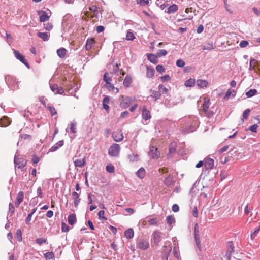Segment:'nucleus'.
I'll return each mask as SVG.
<instances>
[{
  "mask_svg": "<svg viewBox=\"0 0 260 260\" xmlns=\"http://www.w3.org/2000/svg\"><path fill=\"white\" fill-rule=\"evenodd\" d=\"M198 126V120L197 117L191 116L186 119L184 125L182 127L184 133L194 131Z\"/></svg>",
  "mask_w": 260,
  "mask_h": 260,
  "instance_id": "1",
  "label": "nucleus"
},
{
  "mask_svg": "<svg viewBox=\"0 0 260 260\" xmlns=\"http://www.w3.org/2000/svg\"><path fill=\"white\" fill-rule=\"evenodd\" d=\"M210 105V100L208 98H205L204 103L202 104V110L205 115L208 117H211L214 114L213 110H209Z\"/></svg>",
  "mask_w": 260,
  "mask_h": 260,
  "instance_id": "2",
  "label": "nucleus"
},
{
  "mask_svg": "<svg viewBox=\"0 0 260 260\" xmlns=\"http://www.w3.org/2000/svg\"><path fill=\"white\" fill-rule=\"evenodd\" d=\"M120 147L118 144H113L109 148L108 154L112 157H116L119 155Z\"/></svg>",
  "mask_w": 260,
  "mask_h": 260,
  "instance_id": "3",
  "label": "nucleus"
},
{
  "mask_svg": "<svg viewBox=\"0 0 260 260\" xmlns=\"http://www.w3.org/2000/svg\"><path fill=\"white\" fill-rule=\"evenodd\" d=\"M14 163L19 169H22L26 165V161L23 158L16 155L14 158Z\"/></svg>",
  "mask_w": 260,
  "mask_h": 260,
  "instance_id": "4",
  "label": "nucleus"
},
{
  "mask_svg": "<svg viewBox=\"0 0 260 260\" xmlns=\"http://www.w3.org/2000/svg\"><path fill=\"white\" fill-rule=\"evenodd\" d=\"M112 136L114 141L117 142H121L124 139V136L121 131L118 130L113 132Z\"/></svg>",
  "mask_w": 260,
  "mask_h": 260,
  "instance_id": "5",
  "label": "nucleus"
},
{
  "mask_svg": "<svg viewBox=\"0 0 260 260\" xmlns=\"http://www.w3.org/2000/svg\"><path fill=\"white\" fill-rule=\"evenodd\" d=\"M149 247V243L147 240L140 239L137 244V247L141 250H146Z\"/></svg>",
  "mask_w": 260,
  "mask_h": 260,
  "instance_id": "6",
  "label": "nucleus"
},
{
  "mask_svg": "<svg viewBox=\"0 0 260 260\" xmlns=\"http://www.w3.org/2000/svg\"><path fill=\"white\" fill-rule=\"evenodd\" d=\"M5 79L6 84L8 85L9 87H11V88H13L14 89L16 88V81L14 77L8 75L5 76Z\"/></svg>",
  "mask_w": 260,
  "mask_h": 260,
  "instance_id": "7",
  "label": "nucleus"
},
{
  "mask_svg": "<svg viewBox=\"0 0 260 260\" xmlns=\"http://www.w3.org/2000/svg\"><path fill=\"white\" fill-rule=\"evenodd\" d=\"M14 54L15 57L24 64L27 68H29V64L25 59L24 56L21 54L18 51L14 50Z\"/></svg>",
  "mask_w": 260,
  "mask_h": 260,
  "instance_id": "8",
  "label": "nucleus"
},
{
  "mask_svg": "<svg viewBox=\"0 0 260 260\" xmlns=\"http://www.w3.org/2000/svg\"><path fill=\"white\" fill-rule=\"evenodd\" d=\"M149 156L152 159L158 158L159 157V153L157 148L154 146H151L149 152Z\"/></svg>",
  "mask_w": 260,
  "mask_h": 260,
  "instance_id": "9",
  "label": "nucleus"
},
{
  "mask_svg": "<svg viewBox=\"0 0 260 260\" xmlns=\"http://www.w3.org/2000/svg\"><path fill=\"white\" fill-rule=\"evenodd\" d=\"M38 14L39 16L40 21L41 22H45L48 21L50 16L48 15L45 11L42 10L38 11Z\"/></svg>",
  "mask_w": 260,
  "mask_h": 260,
  "instance_id": "10",
  "label": "nucleus"
},
{
  "mask_svg": "<svg viewBox=\"0 0 260 260\" xmlns=\"http://www.w3.org/2000/svg\"><path fill=\"white\" fill-rule=\"evenodd\" d=\"M234 252V245L232 242H229L228 244V250L225 254V257L228 260H230L232 254Z\"/></svg>",
  "mask_w": 260,
  "mask_h": 260,
  "instance_id": "11",
  "label": "nucleus"
},
{
  "mask_svg": "<svg viewBox=\"0 0 260 260\" xmlns=\"http://www.w3.org/2000/svg\"><path fill=\"white\" fill-rule=\"evenodd\" d=\"M132 101V99L130 97L123 98L121 102H120V106L122 108H127L131 104Z\"/></svg>",
  "mask_w": 260,
  "mask_h": 260,
  "instance_id": "12",
  "label": "nucleus"
},
{
  "mask_svg": "<svg viewBox=\"0 0 260 260\" xmlns=\"http://www.w3.org/2000/svg\"><path fill=\"white\" fill-rule=\"evenodd\" d=\"M50 88L55 94H62L64 92L63 88L62 87L58 86L56 84L50 85Z\"/></svg>",
  "mask_w": 260,
  "mask_h": 260,
  "instance_id": "13",
  "label": "nucleus"
},
{
  "mask_svg": "<svg viewBox=\"0 0 260 260\" xmlns=\"http://www.w3.org/2000/svg\"><path fill=\"white\" fill-rule=\"evenodd\" d=\"M142 116L144 120H147L151 118V116L150 112L148 110L146 106H143L142 109Z\"/></svg>",
  "mask_w": 260,
  "mask_h": 260,
  "instance_id": "14",
  "label": "nucleus"
},
{
  "mask_svg": "<svg viewBox=\"0 0 260 260\" xmlns=\"http://www.w3.org/2000/svg\"><path fill=\"white\" fill-rule=\"evenodd\" d=\"M11 122V121L7 116H3L0 119V126L7 127L9 126Z\"/></svg>",
  "mask_w": 260,
  "mask_h": 260,
  "instance_id": "15",
  "label": "nucleus"
},
{
  "mask_svg": "<svg viewBox=\"0 0 260 260\" xmlns=\"http://www.w3.org/2000/svg\"><path fill=\"white\" fill-rule=\"evenodd\" d=\"M176 147L177 144L175 142H172L170 144L169 147V152L167 155L168 157H171L172 155L175 152Z\"/></svg>",
  "mask_w": 260,
  "mask_h": 260,
  "instance_id": "16",
  "label": "nucleus"
},
{
  "mask_svg": "<svg viewBox=\"0 0 260 260\" xmlns=\"http://www.w3.org/2000/svg\"><path fill=\"white\" fill-rule=\"evenodd\" d=\"M24 199V193L23 191H20L18 193L16 200L15 203V206L18 207L19 205L22 203Z\"/></svg>",
  "mask_w": 260,
  "mask_h": 260,
  "instance_id": "17",
  "label": "nucleus"
},
{
  "mask_svg": "<svg viewBox=\"0 0 260 260\" xmlns=\"http://www.w3.org/2000/svg\"><path fill=\"white\" fill-rule=\"evenodd\" d=\"M205 167L206 169H211L214 166V160L213 159L208 158L205 159L204 163Z\"/></svg>",
  "mask_w": 260,
  "mask_h": 260,
  "instance_id": "18",
  "label": "nucleus"
},
{
  "mask_svg": "<svg viewBox=\"0 0 260 260\" xmlns=\"http://www.w3.org/2000/svg\"><path fill=\"white\" fill-rule=\"evenodd\" d=\"M197 86L200 88L207 87L208 85V82L205 80H197L196 82Z\"/></svg>",
  "mask_w": 260,
  "mask_h": 260,
  "instance_id": "19",
  "label": "nucleus"
},
{
  "mask_svg": "<svg viewBox=\"0 0 260 260\" xmlns=\"http://www.w3.org/2000/svg\"><path fill=\"white\" fill-rule=\"evenodd\" d=\"M161 233L159 231H155L153 234V238L154 242L158 244L161 240Z\"/></svg>",
  "mask_w": 260,
  "mask_h": 260,
  "instance_id": "20",
  "label": "nucleus"
},
{
  "mask_svg": "<svg viewBox=\"0 0 260 260\" xmlns=\"http://www.w3.org/2000/svg\"><path fill=\"white\" fill-rule=\"evenodd\" d=\"M175 182V181L173 179V177L170 175L166 178L164 181L165 185L168 187L173 185Z\"/></svg>",
  "mask_w": 260,
  "mask_h": 260,
  "instance_id": "21",
  "label": "nucleus"
},
{
  "mask_svg": "<svg viewBox=\"0 0 260 260\" xmlns=\"http://www.w3.org/2000/svg\"><path fill=\"white\" fill-rule=\"evenodd\" d=\"M147 59L152 63L156 64L158 62V56L153 54H147Z\"/></svg>",
  "mask_w": 260,
  "mask_h": 260,
  "instance_id": "22",
  "label": "nucleus"
},
{
  "mask_svg": "<svg viewBox=\"0 0 260 260\" xmlns=\"http://www.w3.org/2000/svg\"><path fill=\"white\" fill-rule=\"evenodd\" d=\"M72 196L74 197V205L75 207H77L78 204L80 201V198H79V194L77 192H73L72 193Z\"/></svg>",
  "mask_w": 260,
  "mask_h": 260,
  "instance_id": "23",
  "label": "nucleus"
},
{
  "mask_svg": "<svg viewBox=\"0 0 260 260\" xmlns=\"http://www.w3.org/2000/svg\"><path fill=\"white\" fill-rule=\"evenodd\" d=\"M178 6L176 4H173L170 6L168 9L167 11L165 12L168 14H172L174 13L178 10Z\"/></svg>",
  "mask_w": 260,
  "mask_h": 260,
  "instance_id": "24",
  "label": "nucleus"
},
{
  "mask_svg": "<svg viewBox=\"0 0 260 260\" xmlns=\"http://www.w3.org/2000/svg\"><path fill=\"white\" fill-rule=\"evenodd\" d=\"M68 221L70 224L74 225L77 221L76 215L74 214H70L68 216Z\"/></svg>",
  "mask_w": 260,
  "mask_h": 260,
  "instance_id": "25",
  "label": "nucleus"
},
{
  "mask_svg": "<svg viewBox=\"0 0 260 260\" xmlns=\"http://www.w3.org/2000/svg\"><path fill=\"white\" fill-rule=\"evenodd\" d=\"M37 35L44 41H48L50 37V34L48 32H38Z\"/></svg>",
  "mask_w": 260,
  "mask_h": 260,
  "instance_id": "26",
  "label": "nucleus"
},
{
  "mask_svg": "<svg viewBox=\"0 0 260 260\" xmlns=\"http://www.w3.org/2000/svg\"><path fill=\"white\" fill-rule=\"evenodd\" d=\"M94 44V40L93 39H88L86 41L85 48L87 50H89Z\"/></svg>",
  "mask_w": 260,
  "mask_h": 260,
  "instance_id": "27",
  "label": "nucleus"
},
{
  "mask_svg": "<svg viewBox=\"0 0 260 260\" xmlns=\"http://www.w3.org/2000/svg\"><path fill=\"white\" fill-rule=\"evenodd\" d=\"M132 79L131 76L127 75L124 81H123V85L125 87H129L132 83Z\"/></svg>",
  "mask_w": 260,
  "mask_h": 260,
  "instance_id": "28",
  "label": "nucleus"
},
{
  "mask_svg": "<svg viewBox=\"0 0 260 260\" xmlns=\"http://www.w3.org/2000/svg\"><path fill=\"white\" fill-rule=\"evenodd\" d=\"M145 222H147L151 225H156L158 222V220L156 218H146Z\"/></svg>",
  "mask_w": 260,
  "mask_h": 260,
  "instance_id": "29",
  "label": "nucleus"
},
{
  "mask_svg": "<svg viewBox=\"0 0 260 260\" xmlns=\"http://www.w3.org/2000/svg\"><path fill=\"white\" fill-rule=\"evenodd\" d=\"M136 174L140 178H143L146 174V171L143 168H140L137 172Z\"/></svg>",
  "mask_w": 260,
  "mask_h": 260,
  "instance_id": "30",
  "label": "nucleus"
},
{
  "mask_svg": "<svg viewBox=\"0 0 260 260\" xmlns=\"http://www.w3.org/2000/svg\"><path fill=\"white\" fill-rule=\"evenodd\" d=\"M134 231L132 229H128L124 232V235L127 239H131L134 237Z\"/></svg>",
  "mask_w": 260,
  "mask_h": 260,
  "instance_id": "31",
  "label": "nucleus"
},
{
  "mask_svg": "<svg viewBox=\"0 0 260 260\" xmlns=\"http://www.w3.org/2000/svg\"><path fill=\"white\" fill-rule=\"evenodd\" d=\"M259 231H260V225L259 226L255 228L253 231L251 232L250 237H251V239L252 240L254 239L256 237V236L257 235Z\"/></svg>",
  "mask_w": 260,
  "mask_h": 260,
  "instance_id": "32",
  "label": "nucleus"
},
{
  "mask_svg": "<svg viewBox=\"0 0 260 260\" xmlns=\"http://www.w3.org/2000/svg\"><path fill=\"white\" fill-rule=\"evenodd\" d=\"M155 71L153 68L149 67H147L146 75L148 78H151L154 75Z\"/></svg>",
  "mask_w": 260,
  "mask_h": 260,
  "instance_id": "33",
  "label": "nucleus"
},
{
  "mask_svg": "<svg viewBox=\"0 0 260 260\" xmlns=\"http://www.w3.org/2000/svg\"><path fill=\"white\" fill-rule=\"evenodd\" d=\"M151 96L155 99V100L159 99L161 96L160 92L156 90H151Z\"/></svg>",
  "mask_w": 260,
  "mask_h": 260,
  "instance_id": "34",
  "label": "nucleus"
},
{
  "mask_svg": "<svg viewBox=\"0 0 260 260\" xmlns=\"http://www.w3.org/2000/svg\"><path fill=\"white\" fill-rule=\"evenodd\" d=\"M66 50L64 48H61L57 50V54L60 58H63L66 54Z\"/></svg>",
  "mask_w": 260,
  "mask_h": 260,
  "instance_id": "35",
  "label": "nucleus"
},
{
  "mask_svg": "<svg viewBox=\"0 0 260 260\" xmlns=\"http://www.w3.org/2000/svg\"><path fill=\"white\" fill-rule=\"evenodd\" d=\"M196 81L194 79L190 78L185 81L184 84L186 87H192L194 85Z\"/></svg>",
  "mask_w": 260,
  "mask_h": 260,
  "instance_id": "36",
  "label": "nucleus"
},
{
  "mask_svg": "<svg viewBox=\"0 0 260 260\" xmlns=\"http://www.w3.org/2000/svg\"><path fill=\"white\" fill-rule=\"evenodd\" d=\"M85 164L84 159H76L74 161V165L76 167H82Z\"/></svg>",
  "mask_w": 260,
  "mask_h": 260,
  "instance_id": "37",
  "label": "nucleus"
},
{
  "mask_svg": "<svg viewBox=\"0 0 260 260\" xmlns=\"http://www.w3.org/2000/svg\"><path fill=\"white\" fill-rule=\"evenodd\" d=\"M257 92V91L255 89H250L248 91L246 92L245 94L248 98H251L255 95Z\"/></svg>",
  "mask_w": 260,
  "mask_h": 260,
  "instance_id": "38",
  "label": "nucleus"
},
{
  "mask_svg": "<svg viewBox=\"0 0 260 260\" xmlns=\"http://www.w3.org/2000/svg\"><path fill=\"white\" fill-rule=\"evenodd\" d=\"M139 156L137 154H132L128 155V158L131 161H136L139 159Z\"/></svg>",
  "mask_w": 260,
  "mask_h": 260,
  "instance_id": "39",
  "label": "nucleus"
},
{
  "mask_svg": "<svg viewBox=\"0 0 260 260\" xmlns=\"http://www.w3.org/2000/svg\"><path fill=\"white\" fill-rule=\"evenodd\" d=\"M135 38V35L133 32L129 30L126 35V39L127 40H133Z\"/></svg>",
  "mask_w": 260,
  "mask_h": 260,
  "instance_id": "40",
  "label": "nucleus"
},
{
  "mask_svg": "<svg viewBox=\"0 0 260 260\" xmlns=\"http://www.w3.org/2000/svg\"><path fill=\"white\" fill-rule=\"evenodd\" d=\"M76 125H77V123L76 122H72L70 124V131L73 133H77Z\"/></svg>",
  "mask_w": 260,
  "mask_h": 260,
  "instance_id": "41",
  "label": "nucleus"
},
{
  "mask_svg": "<svg viewBox=\"0 0 260 260\" xmlns=\"http://www.w3.org/2000/svg\"><path fill=\"white\" fill-rule=\"evenodd\" d=\"M106 170L108 172L110 173H112L114 172L115 168L113 165L111 164H109L106 166Z\"/></svg>",
  "mask_w": 260,
  "mask_h": 260,
  "instance_id": "42",
  "label": "nucleus"
},
{
  "mask_svg": "<svg viewBox=\"0 0 260 260\" xmlns=\"http://www.w3.org/2000/svg\"><path fill=\"white\" fill-rule=\"evenodd\" d=\"M110 74L108 73H105L104 75V78L103 80L106 82V84L108 83L109 82H110L111 81V77L109 76Z\"/></svg>",
  "mask_w": 260,
  "mask_h": 260,
  "instance_id": "43",
  "label": "nucleus"
},
{
  "mask_svg": "<svg viewBox=\"0 0 260 260\" xmlns=\"http://www.w3.org/2000/svg\"><path fill=\"white\" fill-rule=\"evenodd\" d=\"M44 257L47 259H51L54 257V254L52 252H48L44 254Z\"/></svg>",
  "mask_w": 260,
  "mask_h": 260,
  "instance_id": "44",
  "label": "nucleus"
},
{
  "mask_svg": "<svg viewBox=\"0 0 260 260\" xmlns=\"http://www.w3.org/2000/svg\"><path fill=\"white\" fill-rule=\"evenodd\" d=\"M167 221L169 224H172L175 222L174 217L172 215L168 216L167 217Z\"/></svg>",
  "mask_w": 260,
  "mask_h": 260,
  "instance_id": "45",
  "label": "nucleus"
},
{
  "mask_svg": "<svg viewBox=\"0 0 260 260\" xmlns=\"http://www.w3.org/2000/svg\"><path fill=\"white\" fill-rule=\"evenodd\" d=\"M167 53V52L166 50L160 49L159 50L157 53V56L158 57H161L162 56H165Z\"/></svg>",
  "mask_w": 260,
  "mask_h": 260,
  "instance_id": "46",
  "label": "nucleus"
},
{
  "mask_svg": "<svg viewBox=\"0 0 260 260\" xmlns=\"http://www.w3.org/2000/svg\"><path fill=\"white\" fill-rule=\"evenodd\" d=\"M158 88L160 90L159 92H161L162 94H166L167 93L168 89L162 85H159Z\"/></svg>",
  "mask_w": 260,
  "mask_h": 260,
  "instance_id": "47",
  "label": "nucleus"
},
{
  "mask_svg": "<svg viewBox=\"0 0 260 260\" xmlns=\"http://www.w3.org/2000/svg\"><path fill=\"white\" fill-rule=\"evenodd\" d=\"M156 70L160 74H162L165 72V69L162 65H157L156 67Z\"/></svg>",
  "mask_w": 260,
  "mask_h": 260,
  "instance_id": "48",
  "label": "nucleus"
},
{
  "mask_svg": "<svg viewBox=\"0 0 260 260\" xmlns=\"http://www.w3.org/2000/svg\"><path fill=\"white\" fill-rule=\"evenodd\" d=\"M185 65V62L182 59H178L176 61V66L178 67H183Z\"/></svg>",
  "mask_w": 260,
  "mask_h": 260,
  "instance_id": "49",
  "label": "nucleus"
},
{
  "mask_svg": "<svg viewBox=\"0 0 260 260\" xmlns=\"http://www.w3.org/2000/svg\"><path fill=\"white\" fill-rule=\"evenodd\" d=\"M137 3L142 6H146L149 4V0H137Z\"/></svg>",
  "mask_w": 260,
  "mask_h": 260,
  "instance_id": "50",
  "label": "nucleus"
},
{
  "mask_svg": "<svg viewBox=\"0 0 260 260\" xmlns=\"http://www.w3.org/2000/svg\"><path fill=\"white\" fill-rule=\"evenodd\" d=\"M44 28L46 30L49 31V30H51L53 28V25L51 23H47L46 24H44Z\"/></svg>",
  "mask_w": 260,
  "mask_h": 260,
  "instance_id": "51",
  "label": "nucleus"
},
{
  "mask_svg": "<svg viewBox=\"0 0 260 260\" xmlns=\"http://www.w3.org/2000/svg\"><path fill=\"white\" fill-rule=\"evenodd\" d=\"M250 110L249 109H246L243 113V117L244 119H247L249 115Z\"/></svg>",
  "mask_w": 260,
  "mask_h": 260,
  "instance_id": "52",
  "label": "nucleus"
},
{
  "mask_svg": "<svg viewBox=\"0 0 260 260\" xmlns=\"http://www.w3.org/2000/svg\"><path fill=\"white\" fill-rule=\"evenodd\" d=\"M48 109L49 110V112H50L51 115L53 116L56 114V111L54 107L49 106V107H48Z\"/></svg>",
  "mask_w": 260,
  "mask_h": 260,
  "instance_id": "53",
  "label": "nucleus"
},
{
  "mask_svg": "<svg viewBox=\"0 0 260 260\" xmlns=\"http://www.w3.org/2000/svg\"><path fill=\"white\" fill-rule=\"evenodd\" d=\"M194 239L198 247L200 248V241L199 234H194Z\"/></svg>",
  "mask_w": 260,
  "mask_h": 260,
  "instance_id": "54",
  "label": "nucleus"
},
{
  "mask_svg": "<svg viewBox=\"0 0 260 260\" xmlns=\"http://www.w3.org/2000/svg\"><path fill=\"white\" fill-rule=\"evenodd\" d=\"M164 248L165 249L164 250V252H165V254H169L172 250V248L170 245H169L168 246H165Z\"/></svg>",
  "mask_w": 260,
  "mask_h": 260,
  "instance_id": "55",
  "label": "nucleus"
},
{
  "mask_svg": "<svg viewBox=\"0 0 260 260\" xmlns=\"http://www.w3.org/2000/svg\"><path fill=\"white\" fill-rule=\"evenodd\" d=\"M32 215H33V213H30L28 214V215L25 220V223L27 224H29L31 220V217H32Z\"/></svg>",
  "mask_w": 260,
  "mask_h": 260,
  "instance_id": "56",
  "label": "nucleus"
},
{
  "mask_svg": "<svg viewBox=\"0 0 260 260\" xmlns=\"http://www.w3.org/2000/svg\"><path fill=\"white\" fill-rule=\"evenodd\" d=\"M62 231L64 232H68L70 230L69 227L66 223H62L61 225Z\"/></svg>",
  "mask_w": 260,
  "mask_h": 260,
  "instance_id": "57",
  "label": "nucleus"
},
{
  "mask_svg": "<svg viewBox=\"0 0 260 260\" xmlns=\"http://www.w3.org/2000/svg\"><path fill=\"white\" fill-rule=\"evenodd\" d=\"M59 146H57V143L52 146L49 149V152H55L59 149Z\"/></svg>",
  "mask_w": 260,
  "mask_h": 260,
  "instance_id": "58",
  "label": "nucleus"
},
{
  "mask_svg": "<svg viewBox=\"0 0 260 260\" xmlns=\"http://www.w3.org/2000/svg\"><path fill=\"white\" fill-rule=\"evenodd\" d=\"M252 210L251 208L249 207V205L247 204L244 208V214L246 215H248L250 213V211Z\"/></svg>",
  "mask_w": 260,
  "mask_h": 260,
  "instance_id": "59",
  "label": "nucleus"
},
{
  "mask_svg": "<svg viewBox=\"0 0 260 260\" xmlns=\"http://www.w3.org/2000/svg\"><path fill=\"white\" fill-rule=\"evenodd\" d=\"M248 45V42L247 41H242L239 44V46L241 48H244L246 47Z\"/></svg>",
  "mask_w": 260,
  "mask_h": 260,
  "instance_id": "60",
  "label": "nucleus"
},
{
  "mask_svg": "<svg viewBox=\"0 0 260 260\" xmlns=\"http://www.w3.org/2000/svg\"><path fill=\"white\" fill-rule=\"evenodd\" d=\"M36 242L38 244H41L46 243V240L43 238H38L36 239Z\"/></svg>",
  "mask_w": 260,
  "mask_h": 260,
  "instance_id": "61",
  "label": "nucleus"
},
{
  "mask_svg": "<svg viewBox=\"0 0 260 260\" xmlns=\"http://www.w3.org/2000/svg\"><path fill=\"white\" fill-rule=\"evenodd\" d=\"M105 212L104 210H101L98 213V216L100 218H102L104 220H106L107 218L104 216Z\"/></svg>",
  "mask_w": 260,
  "mask_h": 260,
  "instance_id": "62",
  "label": "nucleus"
},
{
  "mask_svg": "<svg viewBox=\"0 0 260 260\" xmlns=\"http://www.w3.org/2000/svg\"><path fill=\"white\" fill-rule=\"evenodd\" d=\"M37 196L40 198H42V190L41 187H39L37 190Z\"/></svg>",
  "mask_w": 260,
  "mask_h": 260,
  "instance_id": "63",
  "label": "nucleus"
},
{
  "mask_svg": "<svg viewBox=\"0 0 260 260\" xmlns=\"http://www.w3.org/2000/svg\"><path fill=\"white\" fill-rule=\"evenodd\" d=\"M89 9L90 11L95 13V12H98L99 11L100 8H99V7H98L96 6H92L91 7H90Z\"/></svg>",
  "mask_w": 260,
  "mask_h": 260,
  "instance_id": "64",
  "label": "nucleus"
}]
</instances>
